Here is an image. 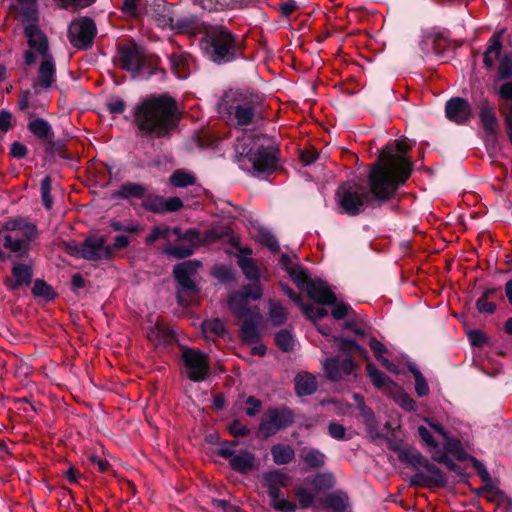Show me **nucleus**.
I'll return each mask as SVG.
<instances>
[{"label":"nucleus","mask_w":512,"mask_h":512,"mask_svg":"<svg viewBox=\"0 0 512 512\" xmlns=\"http://www.w3.org/2000/svg\"><path fill=\"white\" fill-rule=\"evenodd\" d=\"M24 34L27 37L28 45L31 49H35L42 57L53 56L49 52V42L47 36L41 32L38 25L29 24L24 28Z\"/></svg>","instance_id":"23"},{"label":"nucleus","mask_w":512,"mask_h":512,"mask_svg":"<svg viewBox=\"0 0 512 512\" xmlns=\"http://www.w3.org/2000/svg\"><path fill=\"white\" fill-rule=\"evenodd\" d=\"M170 66L179 79H186L189 76V66L186 55L172 53L169 56Z\"/></svg>","instance_id":"41"},{"label":"nucleus","mask_w":512,"mask_h":512,"mask_svg":"<svg viewBox=\"0 0 512 512\" xmlns=\"http://www.w3.org/2000/svg\"><path fill=\"white\" fill-rule=\"evenodd\" d=\"M478 108L479 118L483 130L488 136L495 139L497 137L499 121L494 105L489 101L488 98L484 97L479 101Z\"/></svg>","instance_id":"20"},{"label":"nucleus","mask_w":512,"mask_h":512,"mask_svg":"<svg viewBox=\"0 0 512 512\" xmlns=\"http://www.w3.org/2000/svg\"><path fill=\"white\" fill-rule=\"evenodd\" d=\"M243 285L241 290L234 292L228 300L229 308L233 315L242 321L240 326V338L247 344H256L260 342L262 333L259 325L262 321V315L259 309L248 307L247 300L257 301L263 295V289L259 281Z\"/></svg>","instance_id":"3"},{"label":"nucleus","mask_w":512,"mask_h":512,"mask_svg":"<svg viewBox=\"0 0 512 512\" xmlns=\"http://www.w3.org/2000/svg\"><path fill=\"white\" fill-rule=\"evenodd\" d=\"M202 44L208 60L217 65L229 64L245 57L244 39L221 24L205 28Z\"/></svg>","instance_id":"4"},{"label":"nucleus","mask_w":512,"mask_h":512,"mask_svg":"<svg viewBox=\"0 0 512 512\" xmlns=\"http://www.w3.org/2000/svg\"><path fill=\"white\" fill-rule=\"evenodd\" d=\"M169 181L175 187L184 188L194 185L196 183V177L191 173L178 169L171 174Z\"/></svg>","instance_id":"46"},{"label":"nucleus","mask_w":512,"mask_h":512,"mask_svg":"<svg viewBox=\"0 0 512 512\" xmlns=\"http://www.w3.org/2000/svg\"><path fill=\"white\" fill-rule=\"evenodd\" d=\"M147 189L144 185L135 182H125L118 190L114 191L111 195L112 199L117 200H144L146 197Z\"/></svg>","instance_id":"27"},{"label":"nucleus","mask_w":512,"mask_h":512,"mask_svg":"<svg viewBox=\"0 0 512 512\" xmlns=\"http://www.w3.org/2000/svg\"><path fill=\"white\" fill-rule=\"evenodd\" d=\"M281 496L282 494H278L277 498H270V505L280 512H295L297 509L296 503Z\"/></svg>","instance_id":"54"},{"label":"nucleus","mask_w":512,"mask_h":512,"mask_svg":"<svg viewBox=\"0 0 512 512\" xmlns=\"http://www.w3.org/2000/svg\"><path fill=\"white\" fill-rule=\"evenodd\" d=\"M443 460H445L444 465L446 466V468L448 470L454 472L459 477V480L457 481L458 483H464V484L471 486L469 483L470 475L468 473H466L460 465L456 464L449 457L443 458Z\"/></svg>","instance_id":"59"},{"label":"nucleus","mask_w":512,"mask_h":512,"mask_svg":"<svg viewBox=\"0 0 512 512\" xmlns=\"http://www.w3.org/2000/svg\"><path fill=\"white\" fill-rule=\"evenodd\" d=\"M358 409L360 416L363 418V423L366 425L367 431L371 434L373 439H385V436L376 431L377 420L373 410L365 403H359Z\"/></svg>","instance_id":"38"},{"label":"nucleus","mask_w":512,"mask_h":512,"mask_svg":"<svg viewBox=\"0 0 512 512\" xmlns=\"http://www.w3.org/2000/svg\"><path fill=\"white\" fill-rule=\"evenodd\" d=\"M203 333H210L217 337H223L226 333L225 324L219 318L205 320L202 322Z\"/></svg>","instance_id":"50"},{"label":"nucleus","mask_w":512,"mask_h":512,"mask_svg":"<svg viewBox=\"0 0 512 512\" xmlns=\"http://www.w3.org/2000/svg\"><path fill=\"white\" fill-rule=\"evenodd\" d=\"M302 313L305 317L313 322L320 321L328 315V311L325 308H315L312 304L302 303L300 306Z\"/></svg>","instance_id":"53"},{"label":"nucleus","mask_w":512,"mask_h":512,"mask_svg":"<svg viewBox=\"0 0 512 512\" xmlns=\"http://www.w3.org/2000/svg\"><path fill=\"white\" fill-rule=\"evenodd\" d=\"M142 206L146 211L164 214L165 213V197L163 196H148L142 201Z\"/></svg>","instance_id":"48"},{"label":"nucleus","mask_w":512,"mask_h":512,"mask_svg":"<svg viewBox=\"0 0 512 512\" xmlns=\"http://www.w3.org/2000/svg\"><path fill=\"white\" fill-rule=\"evenodd\" d=\"M3 246L11 253H14L18 258H27L31 250L30 245H27L17 236L13 237L12 234H6L3 236Z\"/></svg>","instance_id":"35"},{"label":"nucleus","mask_w":512,"mask_h":512,"mask_svg":"<svg viewBox=\"0 0 512 512\" xmlns=\"http://www.w3.org/2000/svg\"><path fill=\"white\" fill-rule=\"evenodd\" d=\"M331 339L333 342L337 343L338 350L347 357H352V353L357 352L360 357L364 359L368 358V351L355 340L342 336H332Z\"/></svg>","instance_id":"31"},{"label":"nucleus","mask_w":512,"mask_h":512,"mask_svg":"<svg viewBox=\"0 0 512 512\" xmlns=\"http://www.w3.org/2000/svg\"><path fill=\"white\" fill-rule=\"evenodd\" d=\"M16 236L31 246V243L38 237V228L35 224L30 223Z\"/></svg>","instance_id":"64"},{"label":"nucleus","mask_w":512,"mask_h":512,"mask_svg":"<svg viewBox=\"0 0 512 512\" xmlns=\"http://www.w3.org/2000/svg\"><path fill=\"white\" fill-rule=\"evenodd\" d=\"M97 35L95 21L87 16L71 21L67 30L70 44L78 50H87L92 47Z\"/></svg>","instance_id":"10"},{"label":"nucleus","mask_w":512,"mask_h":512,"mask_svg":"<svg viewBox=\"0 0 512 512\" xmlns=\"http://www.w3.org/2000/svg\"><path fill=\"white\" fill-rule=\"evenodd\" d=\"M12 276L5 277L3 283L8 291L15 292L21 287H28L33 281V267L26 263L14 261Z\"/></svg>","instance_id":"16"},{"label":"nucleus","mask_w":512,"mask_h":512,"mask_svg":"<svg viewBox=\"0 0 512 512\" xmlns=\"http://www.w3.org/2000/svg\"><path fill=\"white\" fill-rule=\"evenodd\" d=\"M366 373L370 378L372 384L377 389H392L398 387V384L395 383L389 376L380 371L374 363L369 362L366 365Z\"/></svg>","instance_id":"32"},{"label":"nucleus","mask_w":512,"mask_h":512,"mask_svg":"<svg viewBox=\"0 0 512 512\" xmlns=\"http://www.w3.org/2000/svg\"><path fill=\"white\" fill-rule=\"evenodd\" d=\"M31 222L27 221L26 219L22 217L17 218H9L3 225H2V231L7 232H17L19 234L26 225H29Z\"/></svg>","instance_id":"60"},{"label":"nucleus","mask_w":512,"mask_h":512,"mask_svg":"<svg viewBox=\"0 0 512 512\" xmlns=\"http://www.w3.org/2000/svg\"><path fill=\"white\" fill-rule=\"evenodd\" d=\"M411 146L406 141H396L395 149L386 145L380 152L378 159L371 165V169L378 168L385 179L392 182L395 192L405 184L413 170V161L407 157Z\"/></svg>","instance_id":"5"},{"label":"nucleus","mask_w":512,"mask_h":512,"mask_svg":"<svg viewBox=\"0 0 512 512\" xmlns=\"http://www.w3.org/2000/svg\"><path fill=\"white\" fill-rule=\"evenodd\" d=\"M261 244L267 247L272 253L280 252V245L277 238L268 231L260 233Z\"/></svg>","instance_id":"63"},{"label":"nucleus","mask_w":512,"mask_h":512,"mask_svg":"<svg viewBox=\"0 0 512 512\" xmlns=\"http://www.w3.org/2000/svg\"><path fill=\"white\" fill-rule=\"evenodd\" d=\"M16 121L13 118V114L6 109L0 111V133L5 135L9 130L13 129Z\"/></svg>","instance_id":"61"},{"label":"nucleus","mask_w":512,"mask_h":512,"mask_svg":"<svg viewBox=\"0 0 512 512\" xmlns=\"http://www.w3.org/2000/svg\"><path fill=\"white\" fill-rule=\"evenodd\" d=\"M237 264L241 268L246 279L250 281L260 280V270L255 259L238 255Z\"/></svg>","instance_id":"40"},{"label":"nucleus","mask_w":512,"mask_h":512,"mask_svg":"<svg viewBox=\"0 0 512 512\" xmlns=\"http://www.w3.org/2000/svg\"><path fill=\"white\" fill-rule=\"evenodd\" d=\"M180 241H187L194 248H198L199 246L208 243L203 241L201 232L197 228H189L186 231H184L183 236L180 237Z\"/></svg>","instance_id":"57"},{"label":"nucleus","mask_w":512,"mask_h":512,"mask_svg":"<svg viewBox=\"0 0 512 512\" xmlns=\"http://www.w3.org/2000/svg\"><path fill=\"white\" fill-rule=\"evenodd\" d=\"M294 422L295 413L289 407L269 408L259 425V433L263 438H269L278 431L292 426Z\"/></svg>","instance_id":"11"},{"label":"nucleus","mask_w":512,"mask_h":512,"mask_svg":"<svg viewBox=\"0 0 512 512\" xmlns=\"http://www.w3.org/2000/svg\"><path fill=\"white\" fill-rule=\"evenodd\" d=\"M318 387L316 378L309 373L298 374L295 377V391L298 396H309L316 392Z\"/></svg>","instance_id":"36"},{"label":"nucleus","mask_w":512,"mask_h":512,"mask_svg":"<svg viewBox=\"0 0 512 512\" xmlns=\"http://www.w3.org/2000/svg\"><path fill=\"white\" fill-rule=\"evenodd\" d=\"M259 0H194L203 10L214 12L230 9H244L258 4Z\"/></svg>","instance_id":"22"},{"label":"nucleus","mask_w":512,"mask_h":512,"mask_svg":"<svg viewBox=\"0 0 512 512\" xmlns=\"http://www.w3.org/2000/svg\"><path fill=\"white\" fill-rule=\"evenodd\" d=\"M268 317L274 327H281L288 320V312L279 301L270 300L268 305Z\"/></svg>","instance_id":"39"},{"label":"nucleus","mask_w":512,"mask_h":512,"mask_svg":"<svg viewBox=\"0 0 512 512\" xmlns=\"http://www.w3.org/2000/svg\"><path fill=\"white\" fill-rule=\"evenodd\" d=\"M114 61L121 69L130 73L132 78H136L144 68L151 69L150 75L156 74V66L160 59H147L145 48L134 39H129L117 45Z\"/></svg>","instance_id":"7"},{"label":"nucleus","mask_w":512,"mask_h":512,"mask_svg":"<svg viewBox=\"0 0 512 512\" xmlns=\"http://www.w3.org/2000/svg\"><path fill=\"white\" fill-rule=\"evenodd\" d=\"M288 275L293 281V283L300 290H304L308 285V282L311 281V278L308 275L307 270L300 264L296 265V267H294L293 269H289Z\"/></svg>","instance_id":"47"},{"label":"nucleus","mask_w":512,"mask_h":512,"mask_svg":"<svg viewBox=\"0 0 512 512\" xmlns=\"http://www.w3.org/2000/svg\"><path fill=\"white\" fill-rule=\"evenodd\" d=\"M445 115L458 125H467L472 116V105L462 97H452L445 104Z\"/></svg>","instance_id":"15"},{"label":"nucleus","mask_w":512,"mask_h":512,"mask_svg":"<svg viewBox=\"0 0 512 512\" xmlns=\"http://www.w3.org/2000/svg\"><path fill=\"white\" fill-rule=\"evenodd\" d=\"M44 151L49 158L59 157L67 161L73 160V155L69 152L66 142L62 139H55V135L44 144Z\"/></svg>","instance_id":"30"},{"label":"nucleus","mask_w":512,"mask_h":512,"mask_svg":"<svg viewBox=\"0 0 512 512\" xmlns=\"http://www.w3.org/2000/svg\"><path fill=\"white\" fill-rule=\"evenodd\" d=\"M321 503L324 508L330 509L334 512H347L350 506L348 493L344 490H335L328 493Z\"/></svg>","instance_id":"29"},{"label":"nucleus","mask_w":512,"mask_h":512,"mask_svg":"<svg viewBox=\"0 0 512 512\" xmlns=\"http://www.w3.org/2000/svg\"><path fill=\"white\" fill-rule=\"evenodd\" d=\"M273 462L276 465H287L295 458V450L288 444H274L270 449Z\"/></svg>","instance_id":"34"},{"label":"nucleus","mask_w":512,"mask_h":512,"mask_svg":"<svg viewBox=\"0 0 512 512\" xmlns=\"http://www.w3.org/2000/svg\"><path fill=\"white\" fill-rule=\"evenodd\" d=\"M213 276L223 284L235 281V274L233 270L226 265L215 266L213 269Z\"/></svg>","instance_id":"55"},{"label":"nucleus","mask_w":512,"mask_h":512,"mask_svg":"<svg viewBox=\"0 0 512 512\" xmlns=\"http://www.w3.org/2000/svg\"><path fill=\"white\" fill-rule=\"evenodd\" d=\"M424 469L430 475H426L423 472H416L410 477L409 486L421 488H445L447 486V477L439 467L429 461Z\"/></svg>","instance_id":"14"},{"label":"nucleus","mask_w":512,"mask_h":512,"mask_svg":"<svg viewBox=\"0 0 512 512\" xmlns=\"http://www.w3.org/2000/svg\"><path fill=\"white\" fill-rule=\"evenodd\" d=\"M274 343L282 352L287 353L294 350L295 339L289 330L281 329L275 333Z\"/></svg>","instance_id":"45"},{"label":"nucleus","mask_w":512,"mask_h":512,"mask_svg":"<svg viewBox=\"0 0 512 512\" xmlns=\"http://www.w3.org/2000/svg\"><path fill=\"white\" fill-rule=\"evenodd\" d=\"M498 79L509 80L512 79V56L505 54L501 59L498 66Z\"/></svg>","instance_id":"58"},{"label":"nucleus","mask_w":512,"mask_h":512,"mask_svg":"<svg viewBox=\"0 0 512 512\" xmlns=\"http://www.w3.org/2000/svg\"><path fill=\"white\" fill-rule=\"evenodd\" d=\"M304 290L310 299L320 305H332L336 301L335 293L320 278L311 279Z\"/></svg>","instance_id":"21"},{"label":"nucleus","mask_w":512,"mask_h":512,"mask_svg":"<svg viewBox=\"0 0 512 512\" xmlns=\"http://www.w3.org/2000/svg\"><path fill=\"white\" fill-rule=\"evenodd\" d=\"M81 258L87 261L112 260L114 252L112 247L106 245L104 236H89L82 242Z\"/></svg>","instance_id":"13"},{"label":"nucleus","mask_w":512,"mask_h":512,"mask_svg":"<svg viewBox=\"0 0 512 512\" xmlns=\"http://www.w3.org/2000/svg\"><path fill=\"white\" fill-rule=\"evenodd\" d=\"M305 483L312 487L315 493L328 492L337 484L335 474L331 471L317 472L305 478Z\"/></svg>","instance_id":"26"},{"label":"nucleus","mask_w":512,"mask_h":512,"mask_svg":"<svg viewBox=\"0 0 512 512\" xmlns=\"http://www.w3.org/2000/svg\"><path fill=\"white\" fill-rule=\"evenodd\" d=\"M59 248L64 251L69 256L75 257V258H81L82 254V243L78 244L75 240L70 241H61L59 243Z\"/></svg>","instance_id":"62"},{"label":"nucleus","mask_w":512,"mask_h":512,"mask_svg":"<svg viewBox=\"0 0 512 512\" xmlns=\"http://www.w3.org/2000/svg\"><path fill=\"white\" fill-rule=\"evenodd\" d=\"M181 358L187 369V377L193 382H202L210 375L209 356L198 348L185 347Z\"/></svg>","instance_id":"12"},{"label":"nucleus","mask_w":512,"mask_h":512,"mask_svg":"<svg viewBox=\"0 0 512 512\" xmlns=\"http://www.w3.org/2000/svg\"><path fill=\"white\" fill-rule=\"evenodd\" d=\"M300 461L303 463L302 470L318 471L326 465L327 456L321 450L313 447H303L299 453Z\"/></svg>","instance_id":"24"},{"label":"nucleus","mask_w":512,"mask_h":512,"mask_svg":"<svg viewBox=\"0 0 512 512\" xmlns=\"http://www.w3.org/2000/svg\"><path fill=\"white\" fill-rule=\"evenodd\" d=\"M229 466L233 471L246 475L255 469V455L248 450H241L231 457Z\"/></svg>","instance_id":"28"},{"label":"nucleus","mask_w":512,"mask_h":512,"mask_svg":"<svg viewBox=\"0 0 512 512\" xmlns=\"http://www.w3.org/2000/svg\"><path fill=\"white\" fill-rule=\"evenodd\" d=\"M31 293L34 297L43 298L47 302L53 301L57 297L53 287L43 279H36L34 281Z\"/></svg>","instance_id":"43"},{"label":"nucleus","mask_w":512,"mask_h":512,"mask_svg":"<svg viewBox=\"0 0 512 512\" xmlns=\"http://www.w3.org/2000/svg\"><path fill=\"white\" fill-rule=\"evenodd\" d=\"M56 81V64L53 56H46L41 60L38 68L37 80L33 82L32 88L35 94H40L41 89L48 90Z\"/></svg>","instance_id":"18"},{"label":"nucleus","mask_w":512,"mask_h":512,"mask_svg":"<svg viewBox=\"0 0 512 512\" xmlns=\"http://www.w3.org/2000/svg\"><path fill=\"white\" fill-rule=\"evenodd\" d=\"M407 369L414 376L415 392H416L417 396L418 397L427 396L430 392L429 385H428L425 377L421 373V371L418 369L417 365L413 362H408Z\"/></svg>","instance_id":"42"},{"label":"nucleus","mask_w":512,"mask_h":512,"mask_svg":"<svg viewBox=\"0 0 512 512\" xmlns=\"http://www.w3.org/2000/svg\"><path fill=\"white\" fill-rule=\"evenodd\" d=\"M400 462L406 463L417 472L420 468H425L429 460L424 457L416 448L406 447L405 452L400 454Z\"/></svg>","instance_id":"37"},{"label":"nucleus","mask_w":512,"mask_h":512,"mask_svg":"<svg viewBox=\"0 0 512 512\" xmlns=\"http://www.w3.org/2000/svg\"><path fill=\"white\" fill-rule=\"evenodd\" d=\"M290 476L280 469H272L266 471L261 476V483L267 488L269 498H277L278 494H282L281 488L288 486Z\"/></svg>","instance_id":"19"},{"label":"nucleus","mask_w":512,"mask_h":512,"mask_svg":"<svg viewBox=\"0 0 512 512\" xmlns=\"http://www.w3.org/2000/svg\"><path fill=\"white\" fill-rule=\"evenodd\" d=\"M203 241L211 243L223 241L237 249L240 246L239 236L235 235L232 228L229 226H219L209 229L204 233Z\"/></svg>","instance_id":"25"},{"label":"nucleus","mask_w":512,"mask_h":512,"mask_svg":"<svg viewBox=\"0 0 512 512\" xmlns=\"http://www.w3.org/2000/svg\"><path fill=\"white\" fill-rule=\"evenodd\" d=\"M179 121L177 102L168 94L150 96L134 107V122L146 137L164 138Z\"/></svg>","instance_id":"2"},{"label":"nucleus","mask_w":512,"mask_h":512,"mask_svg":"<svg viewBox=\"0 0 512 512\" xmlns=\"http://www.w3.org/2000/svg\"><path fill=\"white\" fill-rule=\"evenodd\" d=\"M52 190V178L50 175H46L41 181L40 193L43 206L50 210L53 207V198L51 196Z\"/></svg>","instance_id":"51"},{"label":"nucleus","mask_w":512,"mask_h":512,"mask_svg":"<svg viewBox=\"0 0 512 512\" xmlns=\"http://www.w3.org/2000/svg\"><path fill=\"white\" fill-rule=\"evenodd\" d=\"M201 266V261L197 259L185 260L174 265L172 274L177 283V301L180 305H188L187 298L196 296L200 292L193 276L197 274Z\"/></svg>","instance_id":"8"},{"label":"nucleus","mask_w":512,"mask_h":512,"mask_svg":"<svg viewBox=\"0 0 512 512\" xmlns=\"http://www.w3.org/2000/svg\"><path fill=\"white\" fill-rule=\"evenodd\" d=\"M395 194L392 182L385 179L378 168H370L366 186L354 180L344 181L335 191V200L338 213L354 217L363 213L368 206H382Z\"/></svg>","instance_id":"1"},{"label":"nucleus","mask_w":512,"mask_h":512,"mask_svg":"<svg viewBox=\"0 0 512 512\" xmlns=\"http://www.w3.org/2000/svg\"><path fill=\"white\" fill-rule=\"evenodd\" d=\"M316 493L312 490H308L305 487H298L295 490V495L298 499L300 508L309 509L312 508L316 501Z\"/></svg>","instance_id":"49"},{"label":"nucleus","mask_w":512,"mask_h":512,"mask_svg":"<svg viewBox=\"0 0 512 512\" xmlns=\"http://www.w3.org/2000/svg\"><path fill=\"white\" fill-rule=\"evenodd\" d=\"M30 133L45 144L53 135L51 124L44 118H35L27 125Z\"/></svg>","instance_id":"33"},{"label":"nucleus","mask_w":512,"mask_h":512,"mask_svg":"<svg viewBox=\"0 0 512 512\" xmlns=\"http://www.w3.org/2000/svg\"><path fill=\"white\" fill-rule=\"evenodd\" d=\"M154 18L159 27L170 28L173 25V7L170 5H158L157 9H155Z\"/></svg>","instance_id":"44"},{"label":"nucleus","mask_w":512,"mask_h":512,"mask_svg":"<svg viewBox=\"0 0 512 512\" xmlns=\"http://www.w3.org/2000/svg\"><path fill=\"white\" fill-rule=\"evenodd\" d=\"M279 154V149L273 145L251 147L246 153V158L252 164V174L259 178L273 174L278 167Z\"/></svg>","instance_id":"9"},{"label":"nucleus","mask_w":512,"mask_h":512,"mask_svg":"<svg viewBox=\"0 0 512 512\" xmlns=\"http://www.w3.org/2000/svg\"><path fill=\"white\" fill-rule=\"evenodd\" d=\"M323 367L325 376L329 380L339 381L343 379L344 376L350 375L354 371L356 364L352 357H346L344 360L340 361L339 357L333 356L326 358Z\"/></svg>","instance_id":"17"},{"label":"nucleus","mask_w":512,"mask_h":512,"mask_svg":"<svg viewBox=\"0 0 512 512\" xmlns=\"http://www.w3.org/2000/svg\"><path fill=\"white\" fill-rule=\"evenodd\" d=\"M221 100L228 113L234 115L238 126L252 125L261 117L264 96L251 88L230 89Z\"/></svg>","instance_id":"6"},{"label":"nucleus","mask_w":512,"mask_h":512,"mask_svg":"<svg viewBox=\"0 0 512 512\" xmlns=\"http://www.w3.org/2000/svg\"><path fill=\"white\" fill-rule=\"evenodd\" d=\"M195 252L194 247H186L181 245L170 246L165 249L164 253L176 259H186L192 256Z\"/></svg>","instance_id":"56"},{"label":"nucleus","mask_w":512,"mask_h":512,"mask_svg":"<svg viewBox=\"0 0 512 512\" xmlns=\"http://www.w3.org/2000/svg\"><path fill=\"white\" fill-rule=\"evenodd\" d=\"M331 306L333 307L331 310V315L335 320H342L346 317L354 316L356 314L349 304L338 301L337 299Z\"/></svg>","instance_id":"52"}]
</instances>
